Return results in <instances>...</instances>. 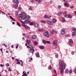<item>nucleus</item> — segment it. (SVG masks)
Here are the masks:
<instances>
[{"label":"nucleus","instance_id":"5fc2aeb1","mask_svg":"<svg viewBox=\"0 0 76 76\" xmlns=\"http://www.w3.org/2000/svg\"><path fill=\"white\" fill-rule=\"evenodd\" d=\"M64 13H65V14H66V13H67V12L66 11H65L64 12Z\"/></svg>","mask_w":76,"mask_h":76},{"label":"nucleus","instance_id":"39448f33","mask_svg":"<svg viewBox=\"0 0 76 76\" xmlns=\"http://www.w3.org/2000/svg\"><path fill=\"white\" fill-rule=\"evenodd\" d=\"M57 44V41L56 40H54L53 42V44L54 45H56Z\"/></svg>","mask_w":76,"mask_h":76},{"label":"nucleus","instance_id":"bf43d9fd","mask_svg":"<svg viewBox=\"0 0 76 76\" xmlns=\"http://www.w3.org/2000/svg\"><path fill=\"white\" fill-rule=\"evenodd\" d=\"M7 66H9V63L7 64Z\"/></svg>","mask_w":76,"mask_h":76},{"label":"nucleus","instance_id":"13d9d810","mask_svg":"<svg viewBox=\"0 0 76 76\" xmlns=\"http://www.w3.org/2000/svg\"><path fill=\"white\" fill-rule=\"evenodd\" d=\"M3 14L4 15H5V14H6V13H4V12H2Z\"/></svg>","mask_w":76,"mask_h":76},{"label":"nucleus","instance_id":"c9c22d12","mask_svg":"<svg viewBox=\"0 0 76 76\" xmlns=\"http://www.w3.org/2000/svg\"><path fill=\"white\" fill-rule=\"evenodd\" d=\"M38 44V42H35L34 43V45H37Z\"/></svg>","mask_w":76,"mask_h":76},{"label":"nucleus","instance_id":"7ed1b4c3","mask_svg":"<svg viewBox=\"0 0 76 76\" xmlns=\"http://www.w3.org/2000/svg\"><path fill=\"white\" fill-rule=\"evenodd\" d=\"M30 50L29 51L30 53H33L34 51H35V50L34 49V48L32 46H30Z\"/></svg>","mask_w":76,"mask_h":76},{"label":"nucleus","instance_id":"774afa93","mask_svg":"<svg viewBox=\"0 0 76 76\" xmlns=\"http://www.w3.org/2000/svg\"><path fill=\"white\" fill-rule=\"evenodd\" d=\"M2 48H1V49H0V50H1V51H2Z\"/></svg>","mask_w":76,"mask_h":76},{"label":"nucleus","instance_id":"8fccbe9b","mask_svg":"<svg viewBox=\"0 0 76 76\" xmlns=\"http://www.w3.org/2000/svg\"><path fill=\"white\" fill-rule=\"evenodd\" d=\"M52 31L53 33L54 32H55L56 31H55V30H52Z\"/></svg>","mask_w":76,"mask_h":76},{"label":"nucleus","instance_id":"7c9ffc66","mask_svg":"<svg viewBox=\"0 0 76 76\" xmlns=\"http://www.w3.org/2000/svg\"><path fill=\"white\" fill-rule=\"evenodd\" d=\"M72 37H75V32H73L72 34Z\"/></svg>","mask_w":76,"mask_h":76},{"label":"nucleus","instance_id":"6ab92c4d","mask_svg":"<svg viewBox=\"0 0 76 76\" xmlns=\"http://www.w3.org/2000/svg\"><path fill=\"white\" fill-rule=\"evenodd\" d=\"M18 5L17 4H16L15 6H13V7H15V8L16 9L18 8Z\"/></svg>","mask_w":76,"mask_h":76},{"label":"nucleus","instance_id":"0e129e2a","mask_svg":"<svg viewBox=\"0 0 76 76\" xmlns=\"http://www.w3.org/2000/svg\"><path fill=\"white\" fill-rule=\"evenodd\" d=\"M50 18H51V16H50L48 17V18H49V19H50Z\"/></svg>","mask_w":76,"mask_h":76},{"label":"nucleus","instance_id":"6e6552de","mask_svg":"<svg viewBox=\"0 0 76 76\" xmlns=\"http://www.w3.org/2000/svg\"><path fill=\"white\" fill-rule=\"evenodd\" d=\"M30 22V21H29V20H25L24 21V23H29Z\"/></svg>","mask_w":76,"mask_h":76},{"label":"nucleus","instance_id":"9b49d317","mask_svg":"<svg viewBox=\"0 0 76 76\" xmlns=\"http://www.w3.org/2000/svg\"><path fill=\"white\" fill-rule=\"evenodd\" d=\"M47 23L48 24H49V25H52V22L50 20H48Z\"/></svg>","mask_w":76,"mask_h":76},{"label":"nucleus","instance_id":"a878e982","mask_svg":"<svg viewBox=\"0 0 76 76\" xmlns=\"http://www.w3.org/2000/svg\"><path fill=\"white\" fill-rule=\"evenodd\" d=\"M42 41H43V44H45L47 43V41H46L45 40H43Z\"/></svg>","mask_w":76,"mask_h":76},{"label":"nucleus","instance_id":"4d7b16f0","mask_svg":"<svg viewBox=\"0 0 76 76\" xmlns=\"http://www.w3.org/2000/svg\"><path fill=\"white\" fill-rule=\"evenodd\" d=\"M63 1H67V0H63Z\"/></svg>","mask_w":76,"mask_h":76},{"label":"nucleus","instance_id":"6e6d98bb","mask_svg":"<svg viewBox=\"0 0 76 76\" xmlns=\"http://www.w3.org/2000/svg\"><path fill=\"white\" fill-rule=\"evenodd\" d=\"M22 35L23 36H24L25 35V33H23Z\"/></svg>","mask_w":76,"mask_h":76},{"label":"nucleus","instance_id":"a18cd8bd","mask_svg":"<svg viewBox=\"0 0 76 76\" xmlns=\"http://www.w3.org/2000/svg\"><path fill=\"white\" fill-rule=\"evenodd\" d=\"M17 64H20V61H18L17 63Z\"/></svg>","mask_w":76,"mask_h":76},{"label":"nucleus","instance_id":"ddd939ff","mask_svg":"<svg viewBox=\"0 0 76 76\" xmlns=\"http://www.w3.org/2000/svg\"><path fill=\"white\" fill-rule=\"evenodd\" d=\"M62 14H63L62 12H59L58 13V16H61Z\"/></svg>","mask_w":76,"mask_h":76},{"label":"nucleus","instance_id":"a211bd4d","mask_svg":"<svg viewBox=\"0 0 76 76\" xmlns=\"http://www.w3.org/2000/svg\"><path fill=\"white\" fill-rule=\"evenodd\" d=\"M10 19H11L13 21H15V20L14 19V18L12 17V16H10Z\"/></svg>","mask_w":76,"mask_h":76},{"label":"nucleus","instance_id":"4468645a","mask_svg":"<svg viewBox=\"0 0 76 76\" xmlns=\"http://www.w3.org/2000/svg\"><path fill=\"white\" fill-rule=\"evenodd\" d=\"M69 42L70 44H73V42L72 41V40L71 39L69 40Z\"/></svg>","mask_w":76,"mask_h":76},{"label":"nucleus","instance_id":"de8ad7c7","mask_svg":"<svg viewBox=\"0 0 76 76\" xmlns=\"http://www.w3.org/2000/svg\"><path fill=\"white\" fill-rule=\"evenodd\" d=\"M46 42H47V43L48 44H50V42L49 41H47Z\"/></svg>","mask_w":76,"mask_h":76},{"label":"nucleus","instance_id":"f3484780","mask_svg":"<svg viewBox=\"0 0 76 76\" xmlns=\"http://www.w3.org/2000/svg\"><path fill=\"white\" fill-rule=\"evenodd\" d=\"M34 27H38V24L37 23H35L34 24Z\"/></svg>","mask_w":76,"mask_h":76},{"label":"nucleus","instance_id":"393cba45","mask_svg":"<svg viewBox=\"0 0 76 76\" xmlns=\"http://www.w3.org/2000/svg\"><path fill=\"white\" fill-rule=\"evenodd\" d=\"M64 5L65 6H68V4L67 2H64Z\"/></svg>","mask_w":76,"mask_h":76},{"label":"nucleus","instance_id":"20e7f679","mask_svg":"<svg viewBox=\"0 0 76 76\" xmlns=\"http://www.w3.org/2000/svg\"><path fill=\"white\" fill-rule=\"evenodd\" d=\"M22 25L23 26H24L26 29L29 30L30 29L29 27L26 26L24 24H22Z\"/></svg>","mask_w":76,"mask_h":76},{"label":"nucleus","instance_id":"338daca9","mask_svg":"<svg viewBox=\"0 0 76 76\" xmlns=\"http://www.w3.org/2000/svg\"><path fill=\"white\" fill-rule=\"evenodd\" d=\"M27 44H28V43H26L25 44L26 46H27Z\"/></svg>","mask_w":76,"mask_h":76},{"label":"nucleus","instance_id":"f257e3e1","mask_svg":"<svg viewBox=\"0 0 76 76\" xmlns=\"http://www.w3.org/2000/svg\"><path fill=\"white\" fill-rule=\"evenodd\" d=\"M59 64V69L60 70L61 74H62L63 72V70L65 69L66 64L64 63V61H60Z\"/></svg>","mask_w":76,"mask_h":76},{"label":"nucleus","instance_id":"b1692460","mask_svg":"<svg viewBox=\"0 0 76 76\" xmlns=\"http://www.w3.org/2000/svg\"><path fill=\"white\" fill-rule=\"evenodd\" d=\"M26 42L27 44H28L29 45L30 44V42H29V41L28 40H27L26 41Z\"/></svg>","mask_w":76,"mask_h":76},{"label":"nucleus","instance_id":"473e14b6","mask_svg":"<svg viewBox=\"0 0 76 76\" xmlns=\"http://www.w3.org/2000/svg\"><path fill=\"white\" fill-rule=\"evenodd\" d=\"M36 1H38L39 3H41V0H36Z\"/></svg>","mask_w":76,"mask_h":76},{"label":"nucleus","instance_id":"1a4fd4ad","mask_svg":"<svg viewBox=\"0 0 76 76\" xmlns=\"http://www.w3.org/2000/svg\"><path fill=\"white\" fill-rule=\"evenodd\" d=\"M14 3H16L17 4H18L19 3V1L18 0H14Z\"/></svg>","mask_w":76,"mask_h":76},{"label":"nucleus","instance_id":"4be33fe9","mask_svg":"<svg viewBox=\"0 0 76 76\" xmlns=\"http://www.w3.org/2000/svg\"><path fill=\"white\" fill-rule=\"evenodd\" d=\"M39 48L40 49H44V47L43 46H39Z\"/></svg>","mask_w":76,"mask_h":76},{"label":"nucleus","instance_id":"603ef678","mask_svg":"<svg viewBox=\"0 0 76 76\" xmlns=\"http://www.w3.org/2000/svg\"><path fill=\"white\" fill-rule=\"evenodd\" d=\"M54 73H56V70H54Z\"/></svg>","mask_w":76,"mask_h":76},{"label":"nucleus","instance_id":"680f3d73","mask_svg":"<svg viewBox=\"0 0 76 76\" xmlns=\"http://www.w3.org/2000/svg\"><path fill=\"white\" fill-rule=\"evenodd\" d=\"M30 59L31 60H33L32 58H30Z\"/></svg>","mask_w":76,"mask_h":76},{"label":"nucleus","instance_id":"72a5a7b5","mask_svg":"<svg viewBox=\"0 0 76 76\" xmlns=\"http://www.w3.org/2000/svg\"><path fill=\"white\" fill-rule=\"evenodd\" d=\"M17 25L18 26H20V24L19 23L17 22Z\"/></svg>","mask_w":76,"mask_h":76},{"label":"nucleus","instance_id":"3c124183","mask_svg":"<svg viewBox=\"0 0 76 76\" xmlns=\"http://www.w3.org/2000/svg\"><path fill=\"white\" fill-rule=\"evenodd\" d=\"M1 67H3V65L2 64H0Z\"/></svg>","mask_w":76,"mask_h":76},{"label":"nucleus","instance_id":"2f4dec72","mask_svg":"<svg viewBox=\"0 0 76 76\" xmlns=\"http://www.w3.org/2000/svg\"><path fill=\"white\" fill-rule=\"evenodd\" d=\"M48 69L50 70H51V65L49 66L48 67Z\"/></svg>","mask_w":76,"mask_h":76},{"label":"nucleus","instance_id":"c756f323","mask_svg":"<svg viewBox=\"0 0 76 76\" xmlns=\"http://www.w3.org/2000/svg\"><path fill=\"white\" fill-rule=\"evenodd\" d=\"M63 19H62V22L64 23L65 22V21H66V20L64 19V18H62Z\"/></svg>","mask_w":76,"mask_h":76},{"label":"nucleus","instance_id":"864d4df0","mask_svg":"<svg viewBox=\"0 0 76 76\" xmlns=\"http://www.w3.org/2000/svg\"><path fill=\"white\" fill-rule=\"evenodd\" d=\"M16 60V61H19V59H17Z\"/></svg>","mask_w":76,"mask_h":76},{"label":"nucleus","instance_id":"37998d69","mask_svg":"<svg viewBox=\"0 0 76 76\" xmlns=\"http://www.w3.org/2000/svg\"><path fill=\"white\" fill-rule=\"evenodd\" d=\"M8 69H9V71H10V72H12V69H10V68H8Z\"/></svg>","mask_w":76,"mask_h":76},{"label":"nucleus","instance_id":"ea45409f","mask_svg":"<svg viewBox=\"0 0 76 76\" xmlns=\"http://www.w3.org/2000/svg\"><path fill=\"white\" fill-rule=\"evenodd\" d=\"M61 6L59 5L58 6V9H60V8H61Z\"/></svg>","mask_w":76,"mask_h":76},{"label":"nucleus","instance_id":"f8f14e48","mask_svg":"<svg viewBox=\"0 0 76 76\" xmlns=\"http://www.w3.org/2000/svg\"><path fill=\"white\" fill-rule=\"evenodd\" d=\"M65 17L66 18H71V15H65Z\"/></svg>","mask_w":76,"mask_h":76},{"label":"nucleus","instance_id":"c85d7f7f","mask_svg":"<svg viewBox=\"0 0 76 76\" xmlns=\"http://www.w3.org/2000/svg\"><path fill=\"white\" fill-rule=\"evenodd\" d=\"M55 57L56 58H58V55L57 53L55 54Z\"/></svg>","mask_w":76,"mask_h":76},{"label":"nucleus","instance_id":"09e8293b","mask_svg":"<svg viewBox=\"0 0 76 76\" xmlns=\"http://www.w3.org/2000/svg\"><path fill=\"white\" fill-rule=\"evenodd\" d=\"M15 13H19V12H18V11H15Z\"/></svg>","mask_w":76,"mask_h":76},{"label":"nucleus","instance_id":"0eeeda50","mask_svg":"<svg viewBox=\"0 0 76 76\" xmlns=\"http://www.w3.org/2000/svg\"><path fill=\"white\" fill-rule=\"evenodd\" d=\"M21 18L22 20H25L26 19V15H24L21 16Z\"/></svg>","mask_w":76,"mask_h":76},{"label":"nucleus","instance_id":"412c9836","mask_svg":"<svg viewBox=\"0 0 76 76\" xmlns=\"http://www.w3.org/2000/svg\"><path fill=\"white\" fill-rule=\"evenodd\" d=\"M34 22H32L31 23H29V25H34Z\"/></svg>","mask_w":76,"mask_h":76},{"label":"nucleus","instance_id":"5701e85b","mask_svg":"<svg viewBox=\"0 0 76 76\" xmlns=\"http://www.w3.org/2000/svg\"><path fill=\"white\" fill-rule=\"evenodd\" d=\"M36 56L37 57H39V53H37Z\"/></svg>","mask_w":76,"mask_h":76},{"label":"nucleus","instance_id":"49530a36","mask_svg":"<svg viewBox=\"0 0 76 76\" xmlns=\"http://www.w3.org/2000/svg\"><path fill=\"white\" fill-rule=\"evenodd\" d=\"M18 48V45H17V46L16 47V49H17V48Z\"/></svg>","mask_w":76,"mask_h":76},{"label":"nucleus","instance_id":"a19ab883","mask_svg":"<svg viewBox=\"0 0 76 76\" xmlns=\"http://www.w3.org/2000/svg\"><path fill=\"white\" fill-rule=\"evenodd\" d=\"M38 31H39L40 32H41V31H42V30L39 29H38Z\"/></svg>","mask_w":76,"mask_h":76},{"label":"nucleus","instance_id":"cd10ccee","mask_svg":"<svg viewBox=\"0 0 76 76\" xmlns=\"http://www.w3.org/2000/svg\"><path fill=\"white\" fill-rule=\"evenodd\" d=\"M29 10H32V7L31 6H30L29 8Z\"/></svg>","mask_w":76,"mask_h":76},{"label":"nucleus","instance_id":"2eb2a0df","mask_svg":"<svg viewBox=\"0 0 76 76\" xmlns=\"http://www.w3.org/2000/svg\"><path fill=\"white\" fill-rule=\"evenodd\" d=\"M56 22H57V20H56V19H53V23H56Z\"/></svg>","mask_w":76,"mask_h":76},{"label":"nucleus","instance_id":"4c0bfd02","mask_svg":"<svg viewBox=\"0 0 76 76\" xmlns=\"http://www.w3.org/2000/svg\"><path fill=\"white\" fill-rule=\"evenodd\" d=\"M50 32H51V34H52V35H53V34H54V32L52 31H51Z\"/></svg>","mask_w":76,"mask_h":76},{"label":"nucleus","instance_id":"f03ea898","mask_svg":"<svg viewBox=\"0 0 76 76\" xmlns=\"http://www.w3.org/2000/svg\"><path fill=\"white\" fill-rule=\"evenodd\" d=\"M44 35L46 37H48V38H49L50 37V35L49 34V33H48V31H46L44 32Z\"/></svg>","mask_w":76,"mask_h":76},{"label":"nucleus","instance_id":"9d476101","mask_svg":"<svg viewBox=\"0 0 76 76\" xmlns=\"http://www.w3.org/2000/svg\"><path fill=\"white\" fill-rule=\"evenodd\" d=\"M37 38V36L36 35H33L31 38L32 39H36Z\"/></svg>","mask_w":76,"mask_h":76},{"label":"nucleus","instance_id":"bb28decb","mask_svg":"<svg viewBox=\"0 0 76 76\" xmlns=\"http://www.w3.org/2000/svg\"><path fill=\"white\" fill-rule=\"evenodd\" d=\"M40 22H42L43 23H46V22H45V21L43 20H41Z\"/></svg>","mask_w":76,"mask_h":76},{"label":"nucleus","instance_id":"69168bd1","mask_svg":"<svg viewBox=\"0 0 76 76\" xmlns=\"http://www.w3.org/2000/svg\"><path fill=\"white\" fill-rule=\"evenodd\" d=\"M74 14L75 15H76V11H75L74 12Z\"/></svg>","mask_w":76,"mask_h":76},{"label":"nucleus","instance_id":"79ce46f5","mask_svg":"<svg viewBox=\"0 0 76 76\" xmlns=\"http://www.w3.org/2000/svg\"><path fill=\"white\" fill-rule=\"evenodd\" d=\"M20 9H21V8L20 7H19L18 9L19 11H20Z\"/></svg>","mask_w":76,"mask_h":76},{"label":"nucleus","instance_id":"f704fd0d","mask_svg":"<svg viewBox=\"0 0 76 76\" xmlns=\"http://www.w3.org/2000/svg\"><path fill=\"white\" fill-rule=\"evenodd\" d=\"M72 73V71L71 70H70L69 73L70 75L71 74V73Z\"/></svg>","mask_w":76,"mask_h":76},{"label":"nucleus","instance_id":"dca6fc26","mask_svg":"<svg viewBox=\"0 0 76 76\" xmlns=\"http://www.w3.org/2000/svg\"><path fill=\"white\" fill-rule=\"evenodd\" d=\"M26 19H30V16H26Z\"/></svg>","mask_w":76,"mask_h":76},{"label":"nucleus","instance_id":"58836bf2","mask_svg":"<svg viewBox=\"0 0 76 76\" xmlns=\"http://www.w3.org/2000/svg\"><path fill=\"white\" fill-rule=\"evenodd\" d=\"M30 46H31V45H30L29 46H27V47L28 48H30Z\"/></svg>","mask_w":76,"mask_h":76},{"label":"nucleus","instance_id":"052dcab7","mask_svg":"<svg viewBox=\"0 0 76 76\" xmlns=\"http://www.w3.org/2000/svg\"><path fill=\"white\" fill-rule=\"evenodd\" d=\"M20 61L21 62H22V64H23V61H22L21 60H20Z\"/></svg>","mask_w":76,"mask_h":76},{"label":"nucleus","instance_id":"aec40b11","mask_svg":"<svg viewBox=\"0 0 76 76\" xmlns=\"http://www.w3.org/2000/svg\"><path fill=\"white\" fill-rule=\"evenodd\" d=\"M69 72V69H66L65 70V72L66 73H68Z\"/></svg>","mask_w":76,"mask_h":76},{"label":"nucleus","instance_id":"c03bdc74","mask_svg":"<svg viewBox=\"0 0 76 76\" xmlns=\"http://www.w3.org/2000/svg\"><path fill=\"white\" fill-rule=\"evenodd\" d=\"M19 18H21V17H22V15H21V14H19Z\"/></svg>","mask_w":76,"mask_h":76},{"label":"nucleus","instance_id":"e2e57ef3","mask_svg":"<svg viewBox=\"0 0 76 76\" xmlns=\"http://www.w3.org/2000/svg\"><path fill=\"white\" fill-rule=\"evenodd\" d=\"M75 73L76 74V68L75 69Z\"/></svg>","mask_w":76,"mask_h":76},{"label":"nucleus","instance_id":"e433bc0d","mask_svg":"<svg viewBox=\"0 0 76 76\" xmlns=\"http://www.w3.org/2000/svg\"><path fill=\"white\" fill-rule=\"evenodd\" d=\"M44 18H45V19H48V16H47L45 15V16Z\"/></svg>","mask_w":76,"mask_h":76},{"label":"nucleus","instance_id":"423d86ee","mask_svg":"<svg viewBox=\"0 0 76 76\" xmlns=\"http://www.w3.org/2000/svg\"><path fill=\"white\" fill-rule=\"evenodd\" d=\"M65 31H64V29L63 28L61 31V34L62 35H64L65 34Z\"/></svg>","mask_w":76,"mask_h":76}]
</instances>
